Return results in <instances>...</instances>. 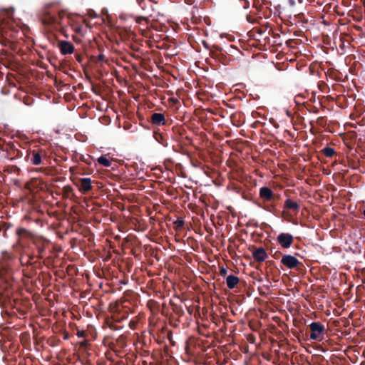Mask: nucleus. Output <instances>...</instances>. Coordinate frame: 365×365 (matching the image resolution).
I'll return each instance as SVG.
<instances>
[{
	"label": "nucleus",
	"mask_w": 365,
	"mask_h": 365,
	"mask_svg": "<svg viewBox=\"0 0 365 365\" xmlns=\"http://www.w3.org/2000/svg\"><path fill=\"white\" fill-rule=\"evenodd\" d=\"M98 162L100 165L104 167H110L111 165L110 160L103 155L98 158Z\"/></svg>",
	"instance_id": "20"
},
{
	"label": "nucleus",
	"mask_w": 365,
	"mask_h": 365,
	"mask_svg": "<svg viewBox=\"0 0 365 365\" xmlns=\"http://www.w3.org/2000/svg\"><path fill=\"white\" fill-rule=\"evenodd\" d=\"M91 183V178H81L78 183L79 191L83 194L88 193L93 189Z\"/></svg>",
	"instance_id": "10"
},
{
	"label": "nucleus",
	"mask_w": 365,
	"mask_h": 365,
	"mask_svg": "<svg viewBox=\"0 0 365 365\" xmlns=\"http://www.w3.org/2000/svg\"><path fill=\"white\" fill-rule=\"evenodd\" d=\"M74 29H75V31H76V32H79L80 28H79V26H77V27H76V28H75Z\"/></svg>",
	"instance_id": "37"
},
{
	"label": "nucleus",
	"mask_w": 365,
	"mask_h": 365,
	"mask_svg": "<svg viewBox=\"0 0 365 365\" xmlns=\"http://www.w3.org/2000/svg\"><path fill=\"white\" fill-rule=\"evenodd\" d=\"M227 270L226 268L225 267H220V274L222 276V277H225L226 274H227Z\"/></svg>",
	"instance_id": "28"
},
{
	"label": "nucleus",
	"mask_w": 365,
	"mask_h": 365,
	"mask_svg": "<svg viewBox=\"0 0 365 365\" xmlns=\"http://www.w3.org/2000/svg\"><path fill=\"white\" fill-rule=\"evenodd\" d=\"M31 243L37 252L38 258L43 259L46 251V247L48 244V241L42 237L36 236L33 237Z\"/></svg>",
	"instance_id": "3"
},
{
	"label": "nucleus",
	"mask_w": 365,
	"mask_h": 365,
	"mask_svg": "<svg viewBox=\"0 0 365 365\" xmlns=\"http://www.w3.org/2000/svg\"><path fill=\"white\" fill-rule=\"evenodd\" d=\"M1 231V228L0 227V232Z\"/></svg>",
	"instance_id": "42"
},
{
	"label": "nucleus",
	"mask_w": 365,
	"mask_h": 365,
	"mask_svg": "<svg viewBox=\"0 0 365 365\" xmlns=\"http://www.w3.org/2000/svg\"><path fill=\"white\" fill-rule=\"evenodd\" d=\"M252 254L254 259L258 262H264L267 257L266 250L262 247L253 248L252 250Z\"/></svg>",
	"instance_id": "11"
},
{
	"label": "nucleus",
	"mask_w": 365,
	"mask_h": 365,
	"mask_svg": "<svg viewBox=\"0 0 365 365\" xmlns=\"http://www.w3.org/2000/svg\"><path fill=\"white\" fill-rule=\"evenodd\" d=\"M16 157H19V158H21V157H22V156H23V153H22L21 150H19L16 149Z\"/></svg>",
	"instance_id": "33"
},
{
	"label": "nucleus",
	"mask_w": 365,
	"mask_h": 365,
	"mask_svg": "<svg viewBox=\"0 0 365 365\" xmlns=\"http://www.w3.org/2000/svg\"><path fill=\"white\" fill-rule=\"evenodd\" d=\"M282 255H283L282 254V252H279V251H277V252H275V253L274 254L273 257H274V259H279V257H280V256H282Z\"/></svg>",
	"instance_id": "29"
},
{
	"label": "nucleus",
	"mask_w": 365,
	"mask_h": 365,
	"mask_svg": "<svg viewBox=\"0 0 365 365\" xmlns=\"http://www.w3.org/2000/svg\"><path fill=\"white\" fill-rule=\"evenodd\" d=\"M284 207L286 209L292 210L295 212H298L299 210V205L297 202L292 201L291 199H287L284 202Z\"/></svg>",
	"instance_id": "17"
},
{
	"label": "nucleus",
	"mask_w": 365,
	"mask_h": 365,
	"mask_svg": "<svg viewBox=\"0 0 365 365\" xmlns=\"http://www.w3.org/2000/svg\"><path fill=\"white\" fill-rule=\"evenodd\" d=\"M183 313V311H181V312L180 313V315H182Z\"/></svg>",
	"instance_id": "41"
},
{
	"label": "nucleus",
	"mask_w": 365,
	"mask_h": 365,
	"mask_svg": "<svg viewBox=\"0 0 365 365\" xmlns=\"http://www.w3.org/2000/svg\"><path fill=\"white\" fill-rule=\"evenodd\" d=\"M3 235H4V237H6V230H4Z\"/></svg>",
	"instance_id": "38"
},
{
	"label": "nucleus",
	"mask_w": 365,
	"mask_h": 365,
	"mask_svg": "<svg viewBox=\"0 0 365 365\" xmlns=\"http://www.w3.org/2000/svg\"><path fill=\"white\" fill-rule=\"evenodd\" d=\"M41 20L42 24L47 26H56V24H61L57 17L51 14L47 9H43L42 11Z\"/></svg>",
	"instance_id": "5"
},
{
	"label": "nucleus",
	"mask_w": 365,
	"mask_h": 365,
	"mask_svg": "<svg viewBox=\"0 0 365 365\" xmlns=\"http://www.w3.org/2000/svg\"><path fill=\"white\" fill-rule=\"evenodd\" d=\"M183 313V311H181V312L180 313V315H182Z\"/></svg>",
	"instance_id": "39"
},
{
	"label": "nucleus",
	"mask_w": 365,
	"mask_h": 365,
	"mask_svg": "<svg viewBox=\"0 0 365 365\" xmlns=\"http://www.w3.org/2000/svg\"><path fill=\"white\" fill-rule=\"evenodd\" d=\"M128 315H123L120 317H118L117 316L113 317V322H108V325L110 329L113 330H117L118 329V327L116 326L115 323L120 322L122 320L125 319L127 318Z\"/></svg>",
	"instance_id": "16"
},
{
	"label": "nucleus",
	"mask_w": 365,
	"mask_h": 365,
	"mask_svg": "<svg viewBox=\"0 0 365 365\" xmlns=\"http://www.w3.org/2000/svg\"><path fill=\"white\" fill-rule=\"evenodd\" d=\"M143 21L148 22V19L145 16H138L135 19V21L138 24H141Z\"/></svg>",
	"instance_id": "26"
},
{
	"label": "nucleus",
	"mask_w": 365,
	"mask_h": 365,
	"mask_svg": "<svg viewBox=\"0 0 365 365\" xmlns=\"http://www.w3.org/2000/svg\"><path fill=\"white\" fill-rule=\"evenodd\" d=\"M280 262L283 266L290 269H298L300 266H302V262L290 255H283Z\"/></svg>",
	"instance_id": "4"
},
{
	"label": "nucleus",
	"mask_w": 365,
	"mask_h": 365,
	"mask_svg": "<svg viewBox=\"0 0 365 365\" xmlns=\"http://www.w3.org/2000/svg\"><path fill=\"white\" fill-rule=\"evenodd\" d=\"M25 160L26 161L31 163L32 165H37L41 163L42 158L38 151L33 150L26 151Z\"/></svg>",
	"instance_id": "8"
},
{
	"label": "nucleus",
	"mask_w": 365,
	"mask_h": 365,
	"mask_svg": "<svg viewBox=\"0 0 365 365\" xmlns=\"http://www.w3.org/2000/svg\"><path fill=\"white\" fill-rule=\"evenodd\" d=\"M174 225L175 229L179 230L183 228L185 222L182 218L179 217L174 222Z\"/></svg>",
	"instance_id": "21"
},
{
	"label": "nucleus",
	"mask_w": 365,
	"mask_h": 365,
	"mask_svg": "<svg viewBox=\"0 0 365 365\" xmlns=\"http://www.w3.org/2000/svg\"><path fill=\"white\" fill-rule=\"evenodd\" d=\"M11 272V264L9 259H4L0 262V274H9Z\"/></svg>",
	"instance_id": "14"
},
{
	"label": "nucleus",
	"mask_w": 365,
	"mask_h": 365,
	"mask_svg": "<svg viewBox=\"0 0 365 365\" xmlns=\"http://www.w3.org/2000/svg\"><path fill=\"white\" fill-rule=\"evenodd\" d=\"M214 48L217 50V51H221L222 48H220L218 46H214Z\"/></svg>",
	"instance_id": "35"
},
{
	"label": "nucleus",
	"mask_w": 365,
	"mask_h": 365,
	"mask_svg": "<svg viewBox=\"0 0 365 365\" xmlns=\"http://www.w3.org/2000/svg\"><path fill=\"white\" fill-rule=\"evenodd\" d=\"M138 323L139 319L138 317H135L129 322L128 326L131 329L135 330L137 329Z\"/></svg>",
	"instance_id": "22"
},
{
	"label": "nucleus",
	"mask_w": 365,
	"mask_h": 365,
	"mask_svg": "<svg viewBox=\"0 0 365 365\" xmlns=\"http://www.w3.org/2000/svg\"><path fill=\"white\" fill-rule=\"evenodd\" d=\"M75 58L78 63H82L83 57L81 54H80L78 53H76Z\"/></svg>",
	"instance_id": "27"
},
{
	"label": "nucleus",
	"mask_w": 365,
	"mask_h": 365,
	"mask_svg": "<svg viewBox=\"0 0 365 365\" xmlns=\"http://www.w3.org/2000/svg\"><path fill=\"white\" fill-rule=\"evenodd\" d=\"M322 152L324 154V155L327 158H331L336 154V151L334 148L327 146L323 148Z\"/></svg>",
	"instance_id": "19"
},
{
	"label": "nucleus",
	"mask_w": 365,
	"mask_h": 365,
	"mask_svg": "<svg viewBox=\"0 0 365 365\" xmlns=\"http://www.w3.org/2000/svg\"><path fill=\"white\" fill-rule=\"evenodd\" d=\"M16 235L19 238H28L32 240L33 237H36V235L32 234L29 230L25 228H18L16 231Z\"/></svg>",
	"instance_id": "13"
},
{
	"label": "nucleus",
	"mask_w": 365,
	"mask_h": 365,
	"mask_svg": "<svg viewBox=\"0 0 365 365\" xmlns=\"http://www.w3.org/2000/svg\"><path fill=\"white\" fill-rule=\"evenodd\" d=\"M58 47L62 54H71L73 53L75 51L73 45L66 41H60L58 42Z\"/></svg>",
	"instance_id": "12"
},
{
	"label": "nucleus",
	"mask_w": 365,
	"mask_h": 365,
	"mask_svg": "<svg viewBox=\"0 0 365 365\" xmlns=\"http://www.w3.org/2000/svg\"><path fill=\"white\" fill-rule=\"evenodd\" d=\"M98 60L99 61H103L105 60V56L103 54L98 55Z\"/></svg>",
	"instance_id": "32"
},
{
	"label": "nucleus",
	"mask_w": 365,
	"mask_h": 365,
	"mask_svg": "<svg viewBox=\"0 0 365 365\" xmlns=\"http://www.w3.org/2000/svg\"><path fill=\"white\" fill-rule=\"evenodd\" d=\"M87 344H88L87 341H84L81 343V346H86L87 345Z\"/></svg>",
	"instance_id": "34"
},
{
	"label": "nucleus",
	"mask_w": 365,
	"mask_h": 365,
	"mask_svg": "<svg viewBox=\"0 0 365 365\" xmlns=\"http://www.w3.org/2000/svg\"><path fill=\"white\" fill-rule=\"evenodd\" d=\"M77 336L78 337H85L86 336V333L84 331H78L77 332Z\"/></svg>",
	"instance_id": "30"
},
{
	"label": "nucleus",
	"mask_w": 365,
	"mask_h": 365,
	"mask_svg": "<svg viewBox=\"0 0 365 365\" xmlns=\"http://www.w3.org/2000/svg\"><path fill=\"white\" fill-rule=\"evenodd\" d=\"M63 190L64 194L68 196L69 195V193L73 191V188H72V187L68 185V186L63 187Z\"/></svg>",
	"instance_id": "25"
},
{
	"label": "nucleus",
	"mask_w": 365,
	"mask_h": 365,
	"mask_svg": "<svg viewBox=\"0 0 365 365\" xmlns=\"http://www.w3.org/2000/svg\"><path fill=\"white\" fill-rule=\"evenodd\" d=\"M65 16H66L65 11H58V16H56L57 17L58 20L59 21H61V24H56V26H58V25L61 26L62 25V24H63L62 21H63V19H64Z\"/></svg>",
	"instance_id": "23"
},
{
	"label": "nucleus",
	"mask_w": 365,
	"mask_h": 365,
	"mask_svg": "<svg viewBox=\"0 0 365 365\" xmlns=\"http://www.w3.org/2000/svg\"><path fill=\"white\" fill-rule=\"evenodd\" d=\"M150 121L153 125L162 126L168 124L165 115L161 113H153L150 118Z\"/></svg>",
	"instance_id": "9"
},
{
	"label": "nucleus",
	"mask_w": 365,
	"mask_h": 365,
	"mask_svg": "<svg viewBox=\"0 0 365 365\" xmlns=\"http://www.w3.org/2000/svg\"><path fill=\"white\" fill-rule=\"evenodd\" d=\"M310 339L314 341H321L325 334V327L321 322H314L310 324Z\"/></svg>",
	"instance_id": "2"
},
{
	"label": "nucleus",
	"mask_w": 365,
	"mask_h": 365,
	"mask_svg": "<svg viewBox=\"0 0 365 365\" xmlns=\"http://www.w3.org/2000/svg\"><path fill=\"white\" fill-rule=\"evenodd\" d=\"M145 0H136L138 4L142 8L144 9L143 2Z\"/></svg>",
	"instance_id": "31"
},
{
	"label": "nucleus",
	"mask_w": 365,
	"mask_h": 365,
	"mask_svg": "<svg viewBox=\"0 0 365 365\" xmlns=\"http://www.w3.org/2000/svg\"><path fill=\"white\" fill-rule=\"evenodd\" d=\"M278 244L284 249L289 248L294 242V237L289 233L282 232L277 237Z\"/></svg>",
	"instance_id": "7"
},
{
	"label": "nucleus",
	"mask_w": 365,
	"mask_h": 365,
	"mask_svg": "<svg viewBox=\"0 0 365 365\" xmlns=\"http://www.w3.org/2000/svg\"><path fill=\"white\" fill-rule=\"evenodd\" d=\"M259 197L264 201L274 202L279 199V195H275L269 187L264 186L259 189Z\"/></svg>",
	"instance_id": "6"
},
{
	"label": "nucleus",
	"mask_w": 365,
	"mask_h": 365,
	"mask_svg": "<svg viewBox=\"0 0 365 365\" xmlns=\"http://www.w3.org/2000/svg\"><path fill=\"white\" fill-rule=\"evenodd\" d=\"M154 138L155 139L162 144L163 146H168V141L165 139L164 136L161 133L154 132Z\"/></svg>",
	"instance_id": "18"
},
{
	"label": "nucleus",
	"mask_w": 365,
	"mask_h": 365,
	"mask_svg": "<svg viewBox=\"0 0 365 365\" xmlns=\"http://www.w3.org/2000/svg\"><path fill=\"white\" fill-rule=\"evenodd\" d=\"M150 2L153 3V4H158V0H149Z\"/></svg>",
	"instance_id": "36"
},
{
	"label": "nucleus",
	"mask_w": 365,
	"mask_h": 365,
	"mask_svg": "<svg viewBox=\"0 0 365 365\" xmlns=\"http://www.w3.org/2000/svg\"><path fill=\"white\" fill-rule=\"evenodd\" d=\"M183 313V311H181V312L180 313V315H182Z\"/></svg>",
	"instance_id": "40"
},
{
	"label": "nucleus",
	"mask_w": 365,
	"mask_h": 365,
	"mask_svg": "<svg viewBox=\"0 0 365 365\" xmlns=\"http://www.w3.org/2000/svg\"><path fill=\"white\" fill-rule=\"evenodd\" d=\"M38 255L33 253L23 255L20 258L23 272L25 277L32 278L36 274V268L40 266Z\"/></svg>",
	"instance_id": "1"
},
{
	"label": "nucleus",
	"mask_w": 365,
	"mask_h": 365,
	"mask_svg": "<svg viewBox=\"0 0 365 365\" xmlns=\"http://www.w3.org/2000/svg\"><path fill=\"white\" fill-rule=\"evenodd\" d=\"M317 125L324 128L327 124V120L325 119L324 117H319L317 119Z\"/></svg>",
	"instance_id": "24"
},
{
	"label": "nucleus",
	"mask_w": 365,
	"mask_h": 365,
	"mask_svg": "<svg viewBox=\"0 0 365 365\" xmlns=\"http://www.w3.org/2000/svg\"><path fill=\"white\" fill-rule=\"evenodd\" d=\"M239 282L240 279L235 275H229L226 278L227 286L230 289L235 288Z\"/></svg>",
	"instance_id": "15"
}]
</instances>
